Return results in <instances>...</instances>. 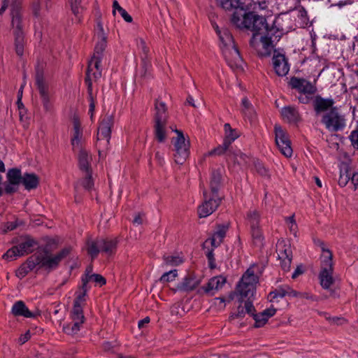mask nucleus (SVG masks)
Returning <instances> with one entry per match:
<instances>
[{"instance_id": "1", "label": "nucleus", "mask_w": 358, "mask_h": 358, "mask_svg": "<svg viewBox=\"0 0 358 358\" xmlns=\"http://www.w3.org/2000/svg\"><path fill=\"white\" fill-rule=\"evenodd\" d=\"M334 105L333 99H325L320 95L315 96L313 100L315 115L321 116L320 122L325 128L331 132L341 131L346 127L345 116Z\"/></svg>"}, {"instance_id": "2", "label": "nucleus", "mask_w": 358, "mask_h": 358, "mask_svg": "<svg viewBox=\"0 0 358 358\" xmlns=\"http://www.w3.org/2000/svg\"><path fill=\"white\" fill-rule=\"evenodd\" d=\"M259 282V277L255 274L254 267L250 266L243 274L241 278L236 285V290L240 293L242 298H247L245 300V309L248 315L252 317L255 321L254 327L259 328L263 327L267 319L261 312L256 313L252 300L251 299L256 291L257 284Z\"/></svg>"}, {"instance_id": "3", "label": "nucleus", "mask_w": 358, "mask_h": 358, "mask_svg": "<svg viewBox=\"0 0 358 358\" xmlns=\"http://www.w3.org/2000/svg\"><path fill=\"white\" fill-rule=\"evenodd\" d=\"M73 251L71 246H67L62 248L55 255L50 253L48 248H44L42 252H38L31 255L24 262L28 270L32 271L36 266L38 269L43 268L47 273L56 270L60 262L69 257Z\"/></svg>"}, {"instance_id": "4", "label": "nucleus", "mask_w": 358, "mask_h": 358, "mask_svg": "<svg viewBox=\"0 0 358 358\" xmlns=\"http://www.w3.org/2000/svg\"><path fill=\"white\" fill-rule=\"evenodd\" d=\"M231 22L240 29H246L252 32L250 45H253L255 37L262 34V30L266 27V19L253 10L239 9L234 11L231 17Z\"/></svg>"}, {"instance_id": "5", "label": "nucleus", "mask_w": 358, "mask_h": 358, "mask_svg": "<svg viewBox=\"0 0 358 358\" xmlns=\"http://www.w3.org/2000/svg\"><path fill=\"white\" fill-rule=\"evenodd\" d=\"M154 134L159 143L166 138V126L168 120L167 107L164 102L156 99L155 101Z\"/></svg>"}, {"instance_id": "6", "label": "nucleus", "mask_w": 358, "mask_h": 358, "mask_svg": "<svg viewBox=\"0 0 358 358\" xmlns=\"http://www.w3.org/2000/svg\"><path fill=\"white\" fill-rule=\"evenodd\" d=\"M45 66V64L43 62L37 61L35 66V80L43 108L46 111H48L51 109V103L50 101L49 87L44 78Z\"/></svg>"}, {"instance_id": "7", "label": "nucleus", "mask_w": 358, "mask_h": 358, "mask_svg": "<svg viewBox=\"0 0 358 358\" xmlns=\"http://www.w3.org/2000/svg\"><path fill=\"white\" fill-rule=\"evenodd\" d=\"M176 137H173L171 143L174 147V160L178 164H183L189 155L190 143L186 139L181 130L176 129Z\"/></svg>"}, {"instance_id": "8", "label": "nucleus", "mask_w": 358, "mask_h": 358, "mask_svg": "<svg viewBox=\"0 0 358 358\" xmlns=\"http://www.w3.org/2000/svg\"><path fill=\"white\" fill-rule=\"evenodd\" d=\"M114 115L107 113L99 122L96 141L99 146L107 148L111 138V129L114 125Z\"/></svg>"}, {"instance_id": "9", "label": "nucleus", "mask_w": 358, "mask_h": 358, "mask_svg": "<svg viewBox=\"0 0 358 358\" xmlns=\"http://www.w3.org/2000/svg\"><path fill=\"white\" fill-rule=\"evenodd\" d=\"M260 41L263 44V48L264 49V52L261 53V55L263 57H268L271 55V50L273 48V40L277 41H279L281 33L278 28L274 26L269 27L268 23L266 22V27L265 29L262 30V34H260Z\"/></svg>"}, {"instance_id": "10", "label": "nucleus", "mask_w": 358, "mask_h": 358, "mask_svg": "<svg viewBox=\"0 0 358 358\" xmlns=\"http://www.w3.org/2000/svg\"><path fill=\"white\" fill-rule=\"evenodd\" d=\"M204 201L198 208L199 217H206L211 215L220 205L222 197L209 194L206 190L203 192Z\"/></svg>"}, {"instance_id": "11", "label": "nucleus", "mask_w": 358, "mask_h": 358, "mask_svg": "<svg viewBox=\"0 0 358 358\" xmlns=\"http://www.w3.org/2000/svg\"><path fill=\"white\" fill-rule=\"evenodd\" d=\"M274 131L275 143L280 152L287 157H291L293 151L288 134L279 124L275 125Z\"/></svg>"}, {"instance_id": "12", "label": "nucleus", "mask_w": 358, "mask_h": 358, "mask_svg": "<svg viewBox=\"0 0 358 358\" xmlns=\"http://www.w3.org/2000/svg\"><path fill=\"white\" fill-rule=\"evenodd\" d=\"M247 217L250 225V233L253 242L255 245H262L263 244L264 236L261 228L259 227L260 214L257 210H250L247 214Z\"/></svg>"}, {"instance_id": "13", "label": "nucleus", "mask_w": 358, "mask_h": 358, "mask_svg": "<svg viewBox=\"0 0 358 358\" xmlns=\"http://www.w3.org/2000/svg\"><path fill=\"white\" fill-rule=\"evenodd\" d=\"M22 171L18 168H11L6 173L7 182L4 184V192L6 194H13L17 191L18 186L22 180Z\"/></svg>"}, {"instance_id": "14", "label": "nucleus", "mask_w": 358, "mask_h": 358, "mask_svg": "<svg viewBox=\"0 0 358 358\" xmlns=\"http://www.w3.org/2000/svg\"><path fill=\"white\" fill-rule=\"evenodd\" d=\"M277 252L282 269L285 272L289 271L292 260V251L290 245L286 244L284 241L278 242Z\"/></svg>"}, {"instance_id": "15", "label": "nucleus", "mask_w": 358, "mask_h": 358, "mask_svg": "<svg viewBox=\"0 0 358 358\" xmlns=\"http://www.w3.org/2000/svg\"><path fill=\"white\" fill-rule=\"evenodd\" d=\"M10 16L13 34L24 33L23 29L22 8L20 3L13 1L11 3Z\"/></svg>"}, {"instance_id": "16", "label": "nucleus", "mask_w": 358, "mask_h": 358, "mask_svg": "<svg viewBox=\"0 0 358 358\" xmlns=\"http://www.w3.org/2000/svg\"><path fill=\"white\" fill-rule=\"evenodd\" d=\"M10 16L13 34L24 33L23 29L22 8L20 3L13 1L11 3Z\"/></svg>"}, {"instance_id": "17", "label": "nucleus", "mask_w": 358, "mask_h": 358, "mask_svg": "<svg viewBox=\"0 0 358 358\" xmlns=\"http://www.w3.org/2000/svg\"><path fill=\"white\" fill-rule=\"evenodd\" d=\"M289 85L292 88L296 90L299 93L303 94H315L317 92V87L313 85L310 81L305 78H297L292 76L289 81Z\"/></svg>"}, {"instance_id": "18", "label": "nucleus", "mask_w": 358, "mask_h": 358, "mask_svg": "<svg viewBox=\"0 0 358 358\" xmlns=\"http://www.w3.org/2000/svg\"><path fill=\"white\" fill-rule=\"evenodd\" d=\"M272 59L275 73L281 77L286 76L289 71V65L285 55L277 52L275 50Z\"/></svg>"}, {"instance_id": "19", "label": "nucleus", "mask_w": 358, "mask_h": 358, "mask_svg": "<svg viewBox=\"0 0 358 358\" xmlns=\"http://www.w3.org/2000/svg\"><path fill=\"white\" fill-rule=\"evenodd\" d=\"M222 53L225 60L231 68L234 66L238 67L241 65L243 59L238 48L234 43L231 45V48L228 47L224 48L222 50Z\"/></svg>"}, {"instance_id": "20", "label": "nucleus", "mask_w": 358, "mask_h": 358, "mask_svg": "<svg viewBox=\"0 0 358 358\" xmlns=\"http://www.w3.org/2000/svg\"><path fill=\"white\" fill-rule=\"evenodd\" d=\"M100 40L97 42L94 47V54L92 60L89 64H91V66L93 65L94 68H98L101 64L103 53L107 45V36L105 34H102Z\"/></svg>"}, {"instance_id": "21", "label": "nucleus", "mask_w": 358, "mask_h": 358, "mask_svg": "<svg viewBox=\"0 0 358 358\" xmlns=\"http://www.w3.org/2000/svg\"><path fill=\"white\" fill-rule=\"evenodd\" d=\"M200 284V281L197 280L193 273H188L182 280L179 282L175 291L182 292H190L194 290Z\"/></svg>"}, {"instance_id": "22", "label": "nucleus", "mask_w": 358, "mask_h": 358, "mask_svg": "<svg viewBox=\"0 0 358 358\" xmlns=\"http://www.w3.org/2000/svg\"><path fill=\"white\" fill-rule=\"evenodd\" d=\"M12 313L15 316H23L27 318H36L41 315L38 310L35 313L30 311L22 301H18L14 303Z\"/></svg>"}, {"instance_id": "23", "label": "nucleus", "mask_w": 358, "mask_h": 358, "mask_svg": "<svg viewBox=\"0 0 358 358\" xmlns=\"http://www.w3.org/2000/svg\"><path fill=\"white\" fill-rule=\"evenodd\" d=\"M299 295H301V292L294 290L287 285H284L271 291L268 296L271 297V301H273V299L278 297L283 298L285 296L298 297Z\"/></svg>"}, {"instance_id": "24", "label": "nucleus", "mask_w": 358, "mask_h": 358, "mask_svg": "<svg viewBox=\"0 0 358 358\" xmlns=\"http://www.w3.org/2000/svg\"><path fill=\"white\" fill-rule=\"evenodd\" d=\"M281 115L283 120L289 123L296 124L301 120V115L297 108L294 106H288L283 107L281 110Z\"/></svg>"}, {"instance_id": "25", "label": "nucleus", "mask_w": 358, "mask_h": 358, "mask_svg": "<svg viewBox=\"0 0 358 358\" xmlns=\"http://www.w3.org/2000/svg\"><path fill=\"white\" fill-rule=\"evenodd\" d=\"M222 185V174L220 170H213L210 180V189L213 195L219 196L218 192Z\"/></svg>"}, {"instance_id": "26", "label": "nucleus", "mask_w": 358, "mask_h": 358, "mask_svg": "<svg viewBox=\"0 0 358 358\" xmlns=\"http://www.w3.org/2000/svg\"><path fill=\"white\" fill-rule=\"evenodd\" d=\"M39 178L34 173H24L22 176L21 184L27 190L36 189L39 185Z\"/></svg>"}, {"instance_id": "27", "label": "nucleus", "mask_w": 358, "mask_h": 358, "mask_svg": "<svg viewBox=\"0 0 358 358\" xmlns=\"http://www.w3.org/2000/svg\"><path fill=\"white\" fill-rule=\"evenodd\" d=\"M227 279L225 277L218 275L210 279L208 282L203 288L206 293H208L212 290H218L222 288L226 283Z\"/></svg>"}, {"instance_id": "28", "label": "nucleus", "mask_w": 358, "mask_h": 358, "mask_svg": "<svg viewBox=\"0 0 358 358\" xmlns=\"http://www.w3.org/2000/svg\"><path fill=\"white\" fill-rule=\"evenodd\" d=\"M117 241L116 239L99 238V248L102 252L108 255L113 254L117 248Z\"/></svg>"}, {"instance_id": "29", "label": "nucleus", "mask_w": 358, "mask_h": 358, "mask_svg": "<svg viewBox=\"0 0 358 358\" xmlns=\"http://www.w3.org/2000/svg\"><path fill=\"white\" fill-rule=\"evenodd\" d=\"M14 37V47L15 51L17 56L22 57L24 55V50L27 41L25 39V34H13Z\"/></svg>"}, {"instance_id": "30", "label": "nucleus", "mask_w": 358, "mask_h": 358, "mask_svg": "<svg viewBox=\"0 0 358 358\" xmlns=\"http://www.w3.org/2000/svg\"><path fill=\"white\" fill-rule=\"evenodd\" d=\"M36 244V241L31 238H27L24 241L17 244L16 246L17 247L20 257L32 252L34 247Z\"/></svg>"}, {"instance_id": "31", "label": "nucleus", "mask_w": 358, "mask_h": 358, "mask_svg": "<svg viewBox=\"0 0 358 358\" xmlns=\"http://www.w3.org/2000/svg\"><path fill=\"white\" fill-rule=\"evenodd\" d=\"M73 135L71 138V145L74 149L79 146L80 141L83 136V131L79 120L76 117L73 118Z\"/></svg>"}, {"instance_id": "32", "label": "nucleus", "mask_w": 358, "mask_h": 358, "mask_svg": "<svg viewBox=\"0 0 358 358\" xmlns=\"http://www.w3.org/2000/svg\"><path fill=\"white\" fill-rule=\"evenodd\" d=\"M86 245L87 254L92 259L96 258L99 252H101L99 248V238L96 240L88 239L86 242Z\"/></svg>"}, {"instance_id": "33", "label": "nucleus", "mask_w": 358, "mask_h": 358, "mask_svg": "<svg viewBox=\"0 0 358 358\" xmlns=\"http://www.w3.org/2000/svg\"><path fill=\"white\" fill-rule=\"evenodd\" d=\"M332 257V252L329 250H327V254L322 256L320 272L334 271Z\"/></svg>"}, {"instance_id": "34", "label": "nucleus", "mask_w": 358, "mask_h": 358, "mask_svg": "<svg viewBox=\"0 0 358 358\" xmlns=\"http://www.w3.org/2000/svg\"><path fill=\"white\" fill-rule=\"evenodd\" d=\"M78 166L79 169L84 172H90L92 169L90 168V161L87 152L81 149L78 154Z\"/></svg>"}, {"instance_id": "35", "label": "nucleus", "mask_w": 358, "mask_h": 358, "mask_svg": "<svg viewBox=\"0 0 358 358\" xmlns=\"http://www.w3.org/2000/svg\"><path fill=\"white\" fill-rule=\"evenodd\" d=\"M334 271L327 272H320L319 279L320 285L324 289H330V287L334 283V279L333 278Z\"/></svg>"}, {"instance_id": "36", "label": "nucleus", "mask_w": 358, "mask_h": 358, "mask_svg": "<svg viewBox=\"0 0 358 358\" xmlns=\"http://www.w3.org/2000/svg\"><path fill=\"white\" fill-rule=\"evenodd\" d=\"M218 6L225 10L238 11L241 9L240 1L238 0H216Z\"/></svg>"}, {"instance_id": "37", "label": "nucleus", "mask_w": 358, "mask_h": 358, "mask_svg": "<svg viewBox=\"0 0 358 358\" xmlns=\"http://www.w3.org/2000/svg\"><path fill=\"white\" fill-rule=\"evenodd\" d=\"M228 158L239 165H246L248 163V157L241 151L234 152L232 150H229Z\"/></svg>"}, {"instance_id": "38", "label": "nucleus", "mask_w": 358, "mask_h": 358, "mask_svg": "<svg viewBox=\"0 0 358 358\" xmlns=\"http://www.w3.org/2000/svg\"><path fill=\"white\" fill-rule=\"evenodd\" d=\"M224 129L225 132L224 141L229 143V144L231 145L232 142H234L238 137V134L236 129H233L229 123L224 124Z\"/></svg>"}, {"instance_id": "39", "label": "nucleus", "mask_w": 358, "mask_h": 358, "mask_svg": "<svg viewBox=\"0 0 358 358\" xmlns=\"http://www.w3.org/2000/svg\"><path fill=\"white\" fill-rule=\"evenodd\" d=\"M116 10H117L122 18L129 23L132 22V17L123 8H122L117 0H114L113 2V15H115Z\"/></svg>"}, {"instance_id": "40", "label": "nucleus", "mask_w": 358, "mask_h": 358, "mask_svg": "<svg viewBox=\"0 0 358 358\" xmlns=\"http://www.w3.org/2000/svg\"><path fill=\"white\" fill-rule=\"evenodd\" d=\"M229 225L228 224H219L216 225V231L213 233L212 236H215L220 242H223L226 234L229 229Z\"/></svg>"}, {"instance_id": "41", "label": "nucleus", "mask_w": 358, "mask_h": 358, "mask_svg": "<svg viewBox=\"0 0 358 358\" xmlns=\"http://www.w3.org/2000/svg\"><path fill=\"white\" fill-rule=\"evenodd\" d=\"M71 318L73 321H80V322H85V316L83 313V308L81 305L73 304V309L71 310Z\"/></svg>"}, {"instance_id": "42", "label": "nucleus", "mask_w": 358, "mask_h": 358, "mask_svg": "<svg viewBox=\"0 0 358 358\" xmlns=\"http://www.w3.org/2000/svg\"><path fill=\"white\" fill-rule=\"evenodd\" d=\"M245 299V298H242L241 296L238 299V302L240 304L237 307L236 311L231 313L229 316V320H234L235 318H243L245 317V314L247 313L245 305L244 306H242Z\"/></svg>"}, {"instance_id": "43", "label": "nucleus", "mask_w": 358, "mask_h": 358, "mask_svg": "<svg viewBox=\"0 0 358 358\" xmlns=\"http://www.w3.org/2000/svg\"><path fill=\"white\" fill-rule=\"evenodd\" d=\"M230 145L229 143H226L223 141L222 145H218L217 148L212 150L210 152H209V155H222L224 153H226L227 156L228 157V152L229 150H231L230 149Z\"/></svg>"}, {"instance_id": "44", "label": "nucleus", "mask_w": 358, "mask_h": 358, "mask_svg": "<svg viewBox=\"0 0 358 358\" xmlns=\"http://www.w3.org/2000/svg\"><path fill=\"white\" fill-rule=\"evenodd\" d=\"M220 41L224 45V48L227 47L228 45H233L234 43L232 35L227 29H222L221 30L220 35H218Z\"/></svg>"}, {"instance_id": "45", "label": "nucleus", "mask_w": 358, "mask_h": 358, "mask_svg": "<svg viewBox=\"0 0 358 358\" xmlns=\"http://www.w3.org/2000/svg\"><path fill=\"white\" fill-rule=\"evenodd\" d=\"M92 68L91 67V64H89L87 72H86V76L85 78V82L87 87V93H88V99L89 100L92 99H94L92 94V78L90 72L92 71Z\"/></svg>"}, {"instance_id": "46", "label": "nucleus", "mask_w": 358, "mask_h": 358, "mask_svg": "<svg viewBox=\"0 0 358 358\" xmlns=\"http://www.w3.org/2000/svg\"><path fill=\"white\" fill-rule=\"evenodd\" d=\"M242 105V112L245 115H247L249 117H252L254 114V110L252 104L249 101L247 97H244L241 101Z\"/></svg>"}, {"instance_id": "47", "label": "nucleus", "mask_w": 358, "mask_h": 358, "mask_svg": "<svg viewBox=\"0 0 358 358\" xmlns=\"http://www.w3.org/2000/svg\"><path fill=\"white\" fill-rule=\"evenodd\" d=\"M163 259L166 264L171 266H178L183 262L179 256L164 255Z\"/></svg>"}, {"instance_id": "48", "label": "nucleus", "mask_w": 358, "mask_h": 358, "mask_svg": "<svg viewBox=\"0 0 358 358\" xmlns=\"http://www.w3.org/2000/svg\"><path fill=\"white\" fill-rule=\"evenodd\" d=\"M85 178L83 179L81 185L87 190L90 191L94 186V182L92 177V171L86 172Z\"/></svg>"}, {"instance_id": "49", "label": "nucleus", "mask_w": 358, "mask_h": 358, "mask_svg": "<svg viewBox=\"0 0 358 358\" xmlns=\"http://www.w3.org/2000/svg\"><path fill=\"white\" fill-rule=\"evenodd\" d=\"M176 276L177 270L174 269L169 272L164 273L159 278V281L162 282H171L175 280Z\"/></svg>"}, {"instance_id": "50", "label": "nucleus", "mask_w": 358, "mask_h": 358, "mask_svg": "<svg viewBox=\"0 0 358 358\" xmlns=\"http://www.w3.org/2000/svg\"><path fill=\"white\" fill-rule=\"evenodd\" d=\"M16 257H20L19 250L16 245H14L8 250L7 252L3 255V258L6 259H12Z\"/></svg>"}, {"instance_id": "51", "label": "nucleus", "mask_w": 358, "mask_h": 358, "mask_svg": "<svg viewBox=\"0 0 358 358\" xmlns=\"http://www.w3.org/2000/svg\"><path fill=\"white\" fill-rule=\"evenodd\" d=\"M213 251V248H208L207 251L206 252V255L208 262V266L210 269H214L216 268L215 259L214 257Z\"/></svg>"}, {"instance_id": "52", "label": "nucleus", "mask_w": 358, "mask_h": 358, "mask_svg": "<svg viewBox=\"0 0 358 358\" xmlns=\"http://www.w3.org/2000/svg\"><path fill=\"white\" fill-rule=\"evenodd\" d=\"M71 4V10L75 15H78L83 7L80 6L82 0H69Z\"/></svg>"}, {"instance_id": "53", "label": "nucleus", "mask_w": 358, "mask_h": 358, "mask_svg": "<svg viewBox=\"0 0 358 358\" xmlns=\"http://www.w3.org/2000/svg\"><path fill=\"white\" fill-rule=\"evenodd\" d=\"M255 168L257 171V172L262 176H268V171L265 168V166H264V164L257 161L256 162H255Z\"/></svg>"}, {"instance_id": "54", "label": "nucleus", "mask_w": 358, "mask_h": 358, "mask_svg": "<svg viewBox=\"0 0 358 358\" xmlns=\"http://www.w3.org/2000/svg\"><path fill=\"white\" fill-rule=\"evenodd\" d=\"M31 9L33 15L36 17H38L40 16L41 11V0H33L31 3Z\"/></svg>"}, {"instance_id": "55", "label": "nucleus", "mask_w": 358, "mask_h": 358, "mask_svg": "<svg viewBox=\"0 0 358 358\" xmlns=\"http://www.w3.org/2000/svg\"><path fill=\"white\" fill-rule=\"evenodd\" d=\"M92 281L99 285L100 287H102L106 284V279L100 274L92 273Z\"/></svg>"}, {"instance_id": "56", "label": "nucleus", "mask_w": 358, "mask_h": 358, "mask_svg": "<svg viewBox=\"0 0 358 358\" xmlns=\"http://www.w3.org/2000/svg\"><path fill=\"white\" fill-rule=\"evenodd\" d=\"M208 241H210L212 248H213V250L215 248H217L218 246H220L222 243V242H220V241H218L217 238H215V236H211L210 238L206 240V241L202 244L203 249L206 248V244Z\"/></svg>"}, {"instance_id": "57", "label": "nucleus", "mask_w": 358, "mask_h": 358, "mask_svg": "<svg viewBox=\"0 0 358 358\" xmlns=\"http://www.w3.org/2000/svg\"><path fill=\"white\" fill-rule=\"evenodd\" d=\"M29 271H30V270H28V268L25 266L24 263H23L20 266V268L17 269V271L16 272V275L19 278L22 279V278H24L29 273Z\"/></svg>"}, {"instance_id": "58", "label": "nucleus", "mask_w": 358, "mask_h": 358, "mask_svg": "<svg viewBox=\"0 0 358 358\" xmlns=\"http://www.w3.org/2000/svg\"><path fill=\"white\" fill-rule=\"evenodd\" d=\"M86 295V292L80 291L78 293H77V295L73 301V304L81 305V302L85 301Z\"/></svg>"}, {"instance_id": "59", "label": "nucleus", "mask_w": 358, "mask_h": 358, "mask_svg": "<svg viewBox=\"0 0 358 358\" xmlns=\"http://www.w3.org/2000/svg\"><path fill=\"white\" fill-rule=\"evenodd\" d=\"M326 320H328L331 324L341 325L343 323L341 322H345V320L343 317H327Z\"/></svg>"}, {"instance_id": "60", "label": "nucleus", "mask_w": 358, "mask_h": 358, "mask_svg": "<svg viewBox=\"0 0 358 358\" xmlns=\"http://www.w3.org/2000/svg\"><path fill=\"white\" fill-rule=\"evenodd\" d=\"M305 270L303 268V266L302 264H299L296 266V269L294 270V273L292 275V278L293 279L296 278L300 275L303 274L304 273Z\"/></svg>"}, {"instance_id": "61", "label": "nucleus", "mask_w": 358, "mask_h": 358, "mask_svg": "<svg viewBox=\"0 0 358 358\" xmlns=\"http://www.w3.org/2000/svg\"><path fill=\"white\" fill-rule=\"evenodd\" d=\"M83 324V322H80V321H73V323H71V329L72 330L71 332L73 334H77L80 329V325Z\"/></svg>"}, {"instance_id": "62", "label": "nucleus", "mask_w": 358, "mask_h": 358, "mask_svg": "<svg viewBox=\"0 0 358 358\" xmlns=\"http://www.w3.org/2000/svg\"><path fill=\"white\" fill-rule=\"evenodd\" d=\"M20 224L18 222V220H16L15 222H8L5 224V227L6 228L5 231H13Z\"/></svg>"}, {"instance_id": "63", "label": "nucleus", "mask_w": 358, "mask_h": 358, "mask_svg": "<svg viewBox=\"0 0 358 358\" xmlns=\"http://www.w3.org/2000/svg\"><path fill=\"white\" fill-rule=\"evenodd\" d=\"M312 94H300L298 96L299 101L303 104H308L310 101L311 100V96Z\"/></svg>"}, {"instance_id": "64", "label": "nucleus", "mask_w": 358, "mask_h": 358, "mask_svg": "<svg viewBox=\"0 0 358 358\" xmlns=\"http://www.w3.org/2000/svg\"><path fill=\"white\" fill-rule=\"evenodd\" d=\"M262 313L264 315V316L266 317L267 320H268V319L271 317L273 316L275 314L276 309L273 308H267V309L264 310V311H262Z\"/></svg>"}]
</instances>
